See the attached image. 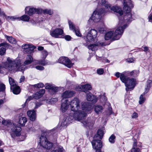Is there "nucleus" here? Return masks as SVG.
Masks as SVG:
<instances>
[{"mask_svg":"<svg viewBox=\"0 0 152 152\" xmlns=\"http://www.w3.org/2000/svg\"><path fill=\"white\" fill-rule=\"evenodd\" d=\"M103 134V132L102 130L99 129L97 133L94 137V139L91 142L93 148L96 150V152H102L101 149L102 147V143L99 139H102Z\"/></svg>","mask_w":152,"mask_h":152,"instance_id":"6","label":"nucleus"},{"mask_svg":"<svg viewBox=\"0 0 152 152\" xmlns=\"http://www.w3.org/2000/svg\"><path fill=\"white\" fill-rule=\"evenodd\" d=\"M58 62L64 64L69 68H71L73 65L71 61L67 57H60L58 60Z\"/></svg>","mask_w":152,"mask_h":152,"instance_id":"10","label":"nucleus"},{"mask_svg":"<svg viewBox=\"0 0 152 152\" xmlns=\"http://www.w3.org/2000/svg\"><path fill=\"white\" fill-rule=\"evenodd\" d=\"M39 143L40 145L44 148L50 149L53 146V143L48 141L46 137L42 135L39 138Z\"/></svg>","mask_w":152,"mask_h":152,"instance_id":"8","label":"nucleus"},{"mask_svg":"<svg viewBox=\"0 0 152 152\" xmlns=\"http://www.w3.org/2000/svg\"><path fill=\"white\" fill-rule=\"evenodd\" d=\"M44 49V48L42 46H39L38 48V49L39 50H43Z\"/></svg>","mask_w":152,"mask_h":152,"instance_id":"62","label":"nucleus"},{"mask_svg":"<svg viewBox=\"0 0 152 152\" xmlns=\"http://www.w3.org/2000/svg\"><path fill=\"white\" fill-rule=\"evenodd\" d=\"M115 136L114 134H112L109 137V140L110 142L112 143H114L115 142Z\"/></svg>","mask_w":152,"mask_h":152,"instance_id":"34","label":"nucleus"},{"mask_svg":"<svg viewBox=\"0 0 152 152\" xmlns=\"http://www.w3.org/2000/svg\"><path fill=\"white\" fill-rule=\"evenodd\" d=\"M120 80L123 83H125L126 91L133 90L136 84V81L135 78H127L124 74H121Z\"/></svg>","mask_w":152,"mask_h":152,"instance_id":"7","label":"nucleus"},{"mask_svg":"<svg viewBox=\"0 0 152 152\" xmlns=\"http://www.w3.org/2000/svg\"><path fill=\"white\" fill-rule=\"evenodd\" d=\"M9 80L10 84V87H12L17 86V82L15 81L12 78L9 77Z\"/></svg>","mask_w":152,"mask_h":152,"instance_id":"29","label":"nucleus"},{"mask_svg":"<svg viewBox=\"0 0 152 152\" xmlns=\"http://www.w3.org/2000/svg\"><path fill=\"white\" fill-rule=\"evenodd\" d=\"M22 48L23 50L24 53L31 54L35 48L32 45L25 44L22 46Z\"/></svg>","mask_w":152,"mask_h":152,"instance_id":"12","label":"nucleus"},{"mask_svg":"<svg viewBox=\"0 0 152 152\" xmlns=\"http://www.w3.org/2000/svg\"><path fill=\"white\" fill-rule=\"evenodd\" d=\"M138 117V114L136 112H134L131 115V117L132 118H137Z\"/></svg>","mask_w":152,"mask_h":152,"instance_id":"46","label":"nucleus"},{"mask_svg":"<svg viewBox=\"0 0 152 152\" xmlns=\"http://www.w3.org/2000/svg\"><path fill=\"white\" fill-rule=\"evenodd\" d=\"M69 28L70 29L73 30L74 31L76 29L75 28V25L73 24L72 23L71 21H69Z\"/></svg>","mask_w":152,"mask_h":152,"instance_id":"38","label":"nucleus"},{"mask_svg":"<svg viewBox=\"0 0 152 152\" xmlns=\"http://www.w3.org/2000/svg\"><path fill=\"white\" fill-rule=\"evenodd\" d=\"M74 31H75V34L78 37H81L82 35L80 33L79 29H76Z\"/></svg>","mask_w":152,"mask_h":152,"instance_id":"44","label":"nucleus"},{"mask_svg":"<svg viewBox=\"0 0 152 152\" xmlns=\"http://www.w3.org/2000/svg\"><path fill=\"white\" fill-rule=\"evenodd\" d=\"M51 152H63V149L62 146H60L57 149L53 150Z\"/></svg>","mask_w":152,"mask_h":152,"instance_id":"40","label":"nucleus"},{"mask_svg":"<svg viewBox=\"0 0 152 152\" xmlns=\"http://www.w3.org/2000/svg\"><path fill=\"white\" fill-rule=\"evenodd\" d=\"M97 72L98 74L99 75H102L103 74L104 72V70L102 68H99L97 69Z\"/></svg>","mask_w":152,"mask_h":152,"instance_id":"45","label":"nucleus"},{"mask_svg":"<svg viewBox=\"0 0 152 152\" xmlns=\"http://www.w3.org/2000/svg\"><path fill=\"white\" fill-rule=\"evenodd\" d=\"M2 123L5 126L6 130L11 133L12 137L14 134L16 136L20 135L21 130L20 127L12 123L10 120H3Z\"/></svg>","mask_w":152,"mask_h":152,"instance_id":"5","label":"nucleus"},{"mask_svg":"<svg viewBox=\"0 0 152 152\" xmlns=\"http://www.w3.org/2000/svg\"><path fill=\"white\" fill-rule=\"evenodd\" d=\"M33 61V58L30 55H28L26 57V60L24 62V64L26 65L30 64Z\"/></svg>","mask_w":152,"mask_h":152,"instance_id":"25","label":"nucleus"},{"mask_svg":"<svg viewBox=\"0 0 152 152\" xmlns=\"http://www.w3.org/2000/svg\"><path fill=\"white\" fill-rule=\"evenodd\" d=\"M75 93L73 91L66 90L62 94L61 96L64 98H70L72 97Z\"/></svg>","mask_w":152,"mask_h":152,"instance_id":"17","label":"nucleus"},{"mask_svg":"<svg viewBox=\"0 0 152 152\" xmlns=\"http://www.w3.org/2000/svg\"><path fill=\"white\" fill-rule=\"evenodd\" d=\"M33 97V96H30L28 97V98H27V99L26 100V101L25 104H26L27 102H29V101H30V100L32 99Z\"/></svg>","mask_w":152,"mask_h":152,"instance_id":"55","label":"nucleus"},{"mask_svg":"<svg viewBox=\"0 0 152 152\" xmlns=\"http://www.w3.org/2000/svg\"><path fill=\"white\" fill-rule=\"evenodd\" d=\"M10 45L7 42H3L0 44V47L4 46L5 48L2 47L0 49V55H3L5 52L6 48H8L10 47Z\"/></svg>","mask_w":152,"mask_h":152,"instance_id":"16","label":"nucleus"},{"mask_svg":"<svg viewBox=\"0 0 152 152\" xmlns=\"http://www.w3.org/2000/svg\"><path fill=\"white\" fill-rule=\"evenodd\" d=\"M94 110L95 113L98 114H101L104 110L103 107L101 105L96 104L95 105Z\"/></svg>","mask_w":152,"mask_h":152,"instance_id":"22","label":"nucleus"},{"mask_svg":"<svg viewBox=\"0 0 152 152\" xmlns=\"http://www.w3.org/2000/svg\"><path fill=\"white\" fill-rule=\"evenodd\" d=\"M24 79H25L24 77V76H21L20 79V82L21 83L22 82H23L24 81Z\"/></svg>","mask_w":152,"mask_h":152,"instance_id":"57","label":"nucleus"},{"mask_svg":"<svg viewBox=\"0 0 152 152\" xmlns=\"http://www.w3.org/2000/svg\"><path fill=\"white\" fill-rule=\"evenodd\" d=\"M45 87L46 89H49L56 93L58 91V88L56 87L54 85L50 83H46L45 85Z\"/></svg>","mask_w":152,"mask_h":152,"instance_id":"19","label":"nucleus"},{"mask_svg":"<svg viewBox=\"0 0 152 152\" xmlns=\"http://www.w3.org/2000/svg\"><path fill=\"white\" fill-rule=\"evenodd\" d=\"M11 90H12V92L15 94H19L20 92V87L17 86L15 87H10Z\"/></svg>","mask_w":152,"mask_h":152,"instance_id":"23","label":"nucleus"},{"mask_svg":"<svg viewBox=\"0 0 152 152\" xmlns=\"http://www.w3.org/2000/svg\"><path fill=\"white\" fill-rule=\"evenodd\" d=\"M97 34V32L94 29H91L89 31L86 37H83L86 41V43L91 42L94 40V39L96 38Z\"/></svg>","mask_w":152,"mask_h":152,"instance_id":"9","label":"nucleus"},{"mask_svg":"<svg viewBox=\"0 0 152 152\" xmlns=\"http://www.w3.org/2000/svg\"><path fill=\"white\" fill-rule=\"evenodd\" d=\"M150 88L145 87V91L144 92L142 93V94L145 95V94H147L149 91Z\"/></svg>","mask_w":152,"mask_h":152,"instance_id":"51","label":"nucleus"},{"mask_svg":"<svg viewBox=\"0 0 152 152\" xmlns=\"http://www.w3.org/2000/svg\"><path fill=\"white\" fill-rule=\"evenodd\" d=\"M138 73V71L133 70L130 73V74L131 75H132L134 76H135L137 75V73Z\"/></svg>","mask_w":152,"mask_h":152,"instance_id":"47","label":"nucleus"},{"mask_svg":"<svg viewBox=\"0 0 152 152\" xmlns=\"http://www.w3.org/2000/svg\"><path fill=\"white\" fill-rule=\"evenodd\" d=\"M7 60V62L3 63L2 66L0 64V73L3 72L2 70L3 67L10 71L12 73L18 71H23L26 68L25 65H21L22 61L18 58L14 60L8 58Z\"/></svg>","mask_w":152,"mask_h":152,"instance_id":"4","label":"nucleus"},{"mask_svg":"<svg viewBox=\"0 0 152 152\" xmlns=\"http://www.w3.org/2000/svg\"><path fill=\"white\" fill-rule=\"evenodd\" d=\"M101 98H102V99H104L103 100V101H105L107 100L106 97L104 95L101 96Z\"/></svg>","mask_w":152,"mask_h":152,"instance_id":"60","label":"nucleus"},{"mask_svg":"<svg viewBox=\"0 0 152 152\" xmlns=\"http://www.w3.org/2000/svg\"><path fill=\"white\" fill-rule=\"evenodd\" d=\"M96 59L98 61H101L103 62H107L109 63L110 61L108 59H106L102 57H99L98 56H96Z\"/></svg>","mask_w":152,"mask_h":152,"instance_id":"31","label":"nucleus"},{"mask_svg":"<svg viewBox=\"0 0 152 152\" xmlns=\"http://www.w3.org/2000/svg\"><path fill=\"white\" fill-rule=\"evenodd\" d=\"M35 68L39 70H42L44 69V67L40 66H37L35 67Z\"/></svg>","mask_w":152,"mask_h":152,"instance_id":"50","label":"nucleus"},{"mask_svg":"<svg viewBox=\"0 0 152 152\" xmlns=\"http://www.w3.org/2000/svg\"><path fill=\"white\" fill-rule=\"evenodd\" d=\"M69 121L70 122V121L69 119L64 118L63 120L61 121L59 123V125H60V129H63L69 123Z\"/></svg>","mask_w":152,"mask_h":152,"instance_id":"20","label":"nucleus"},{"mask_svg":"<svg viewBox=\"0 0 152 152\" xmlns=\"http://www.w3.org/2000/svg\"><path fill=\"white\" fill-rule=\"evenodd\" d=\"M20 20L24 21H28L30 19V17L27 15H24L20 18Z\"/></svg>","mask_w":152,"mask_h":152,"instance_id":"32","label":"nucleus"},{"mask_svg":"<svg viewBox=\"0 0 152 152\" xmlns=\"http://www.w3.org/2000/svg\"><path fill=\"white\" fill-rule=\"evenodd\" d=\"M149 21L152 22V12L148 17Z\"/></svg>","mask_w":152,"mask_h":152,"instance_id":"54","label":"nucleus"},{"mask_svg":"<svg viewBox=\"0 0 152 152\" xmlns=\"http://www.w3.org/2000/svg\"><path fill=\"white\" fill-rule=\"evenodd\" d=\"M122 74H123V73H122ZM121 74H120V73L119 72H117L115 74V76L116 77H117L118 78L119 77H120L121 75Z\"/></svg>","mask_w":152,"mask_h":152,"instance_id":"56","label":"nucleus"},{"mask_svg":"<svg viewBox=\"0 0 152 152\" xmlns=\"http://www.w3.org/2000/svg\"><path fill=\"white\" fill-rule=\"evenodd\" d=\"M80 103L79 99L77 98H75L69 103L70 106L71 110L73 112L69 115L70 119L72 120L75 119L80 121L86 127L92 126L94 122L91 120V118H88L86 120H83L87 115L86 113L90 112L92 109L91 104L88 102H82V108L83 111H77L80 107Z\"/></svg>","mask_w":152,"mask_h":152,"instance_id":"2","label":"nucleus"},{"mask_svg":"<svg viewBox=\"0 0 152 152\" xmlns=\"http://www.w3.org/2000/svg\"><path fill=\"white\" fill-rule=\"evenodd\" d=\"M42 12L45 14H48L50 15H52L53 13L52 11H51L50 10L48 9H45L43 10Z\"/></svg>","mask_w":152,"mask_h":152,"instance_id":"35","label":"nucleus"},{"mask_svg":"<svg viewBox=\"0 0 152 152\" xmlns=\"http://www.w3.org/2000/svg\"><path fill=\"white\" fill-rule=\"evenodd\" d=\"M88 48L92 51H95L98 49V46L97 45L95 44H91L89 45L88 47Z\"/></svg>","mask_w":152,"mask_h":152,"instance_id":"30","label":"nucleus"},{"mask_svg":"<svg viewBox=\"0 0 152 152\" xmlns=\"http://www.w3.org/2000/svg\"><path fill=\"white\" fill-rule=\"evenodd\" d=\"M25 12L26 13L31 16L35 13H37V14L39 13L40 11L38 9L27 6L25 8Z\"/></svg>","mask_w":152,"mask_h":152,"instance_id":"13","label":"nucleus"},{"mask_svg":"<svg viewBox=\"0 0 152 152\" xmlns=\"http://www.w3.org/2000/svg\"><path fill=\"white\" fill-rule=\"evenodd\" d=\"M108 110H109V111L110 112V114H111L112 113V108L111 107H109Z\"/></svg>","mask_w":152,"mask_h":152,"instance_id":"63","label":"nucleus"},{"mask_svg":"<svg viewBox=\"0 0 152 152\" xmlns=\"http://www.w3.org/2000/svg\"><path fill=\"white\" fill-rule=\"evenodd\" d=\"M132 152H141L140 149L138 148H132Z\"/></svg>","mask_w":152,"mask_h":152,"instance_id":"48","label":"nucleus"},{"mask_svg":"<svg viewBox=\"0 0 152 152\" xmlns=\"http://www.w3.org/2000/svg\"><path fill=\"white\" fill-rule=\"evenodd\" d=\"M44 86V85L42 83H39L34 85V87L38 88H42Z\"/></svg>","mask_w":152,"mask_h":152,"instance_id":"41","label":"nucleus"},{"mask_svg":"<svg viewBox=\"0 0 152 152\" xmlns=\"http://www.w3.org/2000/svg\"><path fill=\"white\" fill-rule=\"evenodd\" d=\"M82 88L83 89V91L86 93L88 91L92 89L91 85L88 84L82 86Z\"/></svg>","mask_w":152,"mask_h":152,"instance_id":"26","label":"nucleus"},{"mask_svg":"<svg viewBox=\"0 0 152 152\" xmlns=\"http://www.w3.org/2000/svg\"><path fill=\"white\" fill-rule=\"evenodd\" d=\"M124 5L123 9L125 13L124 17H123L122 15L119 17V21L117 29L114 33L112 31L107 32L104 35L105 40H109L111 39L114 40L119 39L121 37L124 30L127 27V24H129L133 20L131 13V9L133 7L131 1L124 0Z\"/></svg>","mask_w":152,"mask_h":152,"instance_id":"1","label":"nucleus"},{"mask_svg":"<svg viewBox=\"0 0 152 152\" xmlns=\"http://www.w3.org/2000/svg\"><path fill=\"white\" fill-rule=\"evenodd\" d=\"M72 77H75V76H76V75L74 73L73 74V75H72Z\"/></svg>","mask_w":152,"mask_h":152,"instance_id":"64","label":"nucleus"},{"mask_svg":"<svg viewBox=\"0 0 152 152\" xmlns=\"http://www.w3.org/2000/svg\"><path fill=\"white\" fill-rule=\"evenodd\" d=\"M5 37L10 43L12 44H16V40L12 37H10L5 35Z\"/></svg>","mask_w":152,"mask_h":152,"instance_id":"28","label":"nucleus"},{"mask_svg":"<svg viewBox=\"0 0 152 152\" xmlns=\"http://www.w3.org/2000/svg\"><path fill=\"white\" fill-rule=\"evenodd\" d=\"M4 103V101L3 100L1 99H0V108L1 107V105Z\"/></svg>","mask_w":152,"mask_h":152,"instance_id":"61","label":"nucleus"},{"mask_svg":"<svg viewBox=\"0 0 152 152\" xmlns=\"http://www.w3.org/2000/svg\"><path fill=\"white\" fill-rule=\"evenodd\" d=\"M61 101V110L62 112H64L67 110L69 107V103L68 100L66 99H62Z\"/></svg>","mask_w":152,"mask_h":152,"instance_id":"14","label":"nucleus"},{"mask_svg":"<svg viewBox=\"0 0 152 152\" xmlns=\"http://www.w3.org/2000/svg\"><path fill=\"white\" fill-rule=\"evenodd\" d=\"M152 86V82L151 80H148L146 83V87L150 88Z\"/></svg>","mask_w":152,"mask_h":152,"instance_id":"39","label":"nucleus"},{"mask_svg":"<svg viewBox=\"0 0 152 152\" xmlns=\"http://www.w3.org/2000/svg\"><path fill=\"white\" fill-rule=\"evenodd\" d=\"M8 18H9L11 20H14L15 19H19V18H18L15 16H10L8 17Z\"/></svg>","mask_w":152,"mask_h":152,"instance_id":"52","label":"nucleus"},{"mask_svg":"<svg viewBox=\"0 0 152 152\" xmlns=\"http://www.w3.org/2000/svg\"><path fill=\"white\" fill-rule=\"evenodd\" d=\"M27 121V119L25 117H21L19 119V123L22 126H24Z\"/></svg>","mask_w":152,"mask_h":152,"instance_id":"27","label":"nucleus"},{"mask_svg":"<svg viewBox=\"0 0 152 152\" xmlns=\"http://www.w3.org/2000/svg\"><path fill=\"white\" fill-rule=\"evenodd\" d=\"M135 61V59L133 58H128L126 59V62L129 63H132L134 62Z\"/></svg>","mask_w":152,"mask_h":152,"instance_id":"42","label":"nucleus"},{"mask_svg":"<svg viewBox=\"0 0 152 152\" xmlns=\"http://www.w3.org/2000/svg\"><path fill=\"white\" fill-rule=\"evenodd\" d=\"M63 34V30L60 28H56L50 32V35L55 38H60V36L62 35Z\"/></svg>","mask_w":152,"mask_h":152,"instance_id":"11","label":"nucleus"},{"mask_svg":"<svg viewBox=\"0 0 152 152\" xmlns=\"http://www.w3.org/2000/svg\"><path fill=\"white\" fill-rule=\"evenodd\" d=\"M86 95L87 101L92 102L94 103H95L97 102V99L96 96L93 95L90 92L88 91L86 93Z\"/></svg>","mask_w":152,"mask_h":152,"instance_id":"15","label":"nucleus"},{"mask_svg":"<svg viewBox=\"0 0 152 152\" xmlns=\"http://www.w3.org/2000/svg\"><path fill=\"white\" fill-rule=\"evenodd\" d=\"M101 5L103 7H105V10L103 9L98 10L97 8L94 12L92 16L89 19L88 23L91 24V22L94 21V22H97L100 21L102 22L103 20L101 19V15L104 13L107 12L110 10H112L115 12L118 13L120 16L123 14V12L121 9L117 6H113L111 7L110 4L105 0H102L101 3Z\"/></svg>","mask_w":152,"mask_h":152,"instance_id":"3","label":"nucleus"},{"mask_svg":"<svg viewBox=\"0 0 152 152\" xmlns=\"http://www.w3.org/2000/svg\"><path fill=\"white\" fill-rule=\"evenodd\" d=\"M45 93V90L42 89L37 92L33 95V97L35 99H38L41 98Z\"/></svg>","mask_w":152,"mask_h":152,"instance_id":"21","label":"nucleus"},{"mask_svg":"<svg viewBox=\"0 0 152 152\" xmlns=\"http://www.w3.org/2000/svg\"><path fill=\"white\" fill-rule=\"evenodd\" d=\"M48 55V53L45 50H43L42 52V58L45 59Z\"/></svg>","mask_w":152,"mask_h":152,"instance_id":"37","label":"nucleus"},{"mask_svg":"<svg viewBox=\"0 0 152 152\" xmlns=\"http://www.w3.org/2000/svg\"><path fill=\"white\" fill-rule=\"evenodd\" d=\"M144 96V95L142 94L140 96L139 102L140 104H142L145 100V98L143 96Z\"/></svg>","mask_w":152,"mask_h":152,"instance_id":"33","label":"nucleus"},{"mask_svg":"<svg viewBox=\"0 0 152 152\" xmlns=\"http://www.w3.org/2000/svg\"><path fill=\"white\" fill-rule=\"evenodd\" d=\"M71 38V37L69 35H66L64 37L65 39L67 41H69Z\"/></svg>","mask_w":152,"mask_h":152,"instance_id":"53","label":"nucleus"},{"mask_svg":"<svg viewBox=\"0 0 152 152\" xmlns=\"http://www.w3.org/2000/svg\"><path fill=\"white\" fill-rule=\"evenodd\" d=\"M102 27H99L98 29V31L101 33H103L105 31V30L104 28V23L102 22Z\"/></svg>","mask_w":152,"mask_h":152,"instance_id":"36","label":"nucleus"},{"mask_svg":"<svg viewBox=\"0 0 152 152\" xmlns=\"http://www.w3.org/2000/svg\"><path fill=\"white\" fill-rule=\"evenodd\" d=\"M142 48L144 49L143 50L145 52L147 51L148 49V48L146 46L142 47Z\"/></svg>","mask_w":152,"mask_h":152,"instance_id":"59","label":"nucleus"},{"mask_svg":"<svg viewBox=\"0 0 152 152\" xmlns=\"http://www.w3.org/2000/svg\"><path fill=\"white\" fill-rule=\"evenodd\" d=\"M27 114L31 121H33L35 120L36 113L34 110L28 111L27 112Z\"/></svg>","mask_w":152,"mask_h":152,"instance_id":"18","label":"nucleus"},{"mask_svg":"<svg viewBox=\"0 0 152 152\" xmlns=\"http://www.w3.org/2000/svg\"><path fill=\"white\" fill-rule=\"evenodd\" d=\"M137 141L136 140H135L134 141L133 148H135V147L137 146Z\"/></svg>","mask_w":152,"mask_h":152,"instance_id":"58","label":"nucleus"},{"mask_svg":"<svg viewBox=\"0 0 152 152\" xmlns=\"http://www.w3.org/2000/svg\"><path fill=\"white\" fill-rule=\"evenodd\" d=\"M42 59L37 60L35 61V63L37 64L41 65L43 66H45L48 64V62L47 60L42 58Z\"/></svg>","mask_w":152,"mask_h":152,"instance_id":"24","label":"nucleus"},{"mask_svg":"<svg viewBox=\"0 0 152 152\" xmlns=\"http://www.w3.org/2000/svg\"><path fill=\"white\" fill-rule=\"evenodd\" d=\"M5 89V86L3 83H0V92L4 91Z\"/></svg>","mask_w":152,"mask_h":152,"instance_id":"43","label":"nucleus"},{"mask_svg":"<svg viewBox=\"0 0 152 152\" xmlns=\"http://www.w3.org/2000/svg\"><path fill=\"white\" fill-rule=\"evenodd\" d=\"M42 104L40 102H37L35 103V109L37 108L38 107L42 105Z\"/></svg>","mask_w":152,"mask_h":152,"instance_id":"49","label":"nucleus"}]
</instances>
